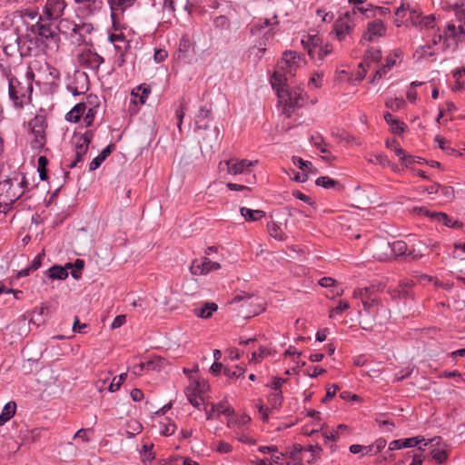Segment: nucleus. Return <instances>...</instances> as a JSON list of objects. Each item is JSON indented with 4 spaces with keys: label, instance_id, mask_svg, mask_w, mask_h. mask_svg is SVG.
<instances>
[{
    "label": "nucleus",
    "instance_id": "nucleus-25",
    "mask_svg": "<svg viewBox=\"0 0 465 465\" xmlns=\"http://www.w3.org/2000/svg\"><path fill=\"white\" fill-rule=\"evenodd\" d=\"M302 43L304 48H306L308 50L309 55H311L312 57H314L316 49L321 45L322 41H321V38L317 35H308L305 39H302Z\"/></svg>",
    "mask_w": 465,
    "mask_h": 465
},
{
    "label": "nucleus",
    "instance_id": "nucleus-49",
    "mask_svg": "<svg viewBox=\"0 0 465 465\" xmlns=\"http://www.w3.org/2000/svg\"><path fill=\"white\" fill-rule=\"evenodd\" d=\"M266 43L265 42H259L257 45H255L253 47L250 49L251 54H254V55L257 57L258 60H260L263 54L266 51Z\"/></svg>",
    "mask_w": 465,
    "mask_h": 465
},
{
    "label": "nucleus",
    "instance_id": "nucleus-9",
    "mask_svg": "<svg viewBox=\"0 0 465 465\" xmlns=\"http://www.w3.org/2000/svg\"><path fill=\"white\" fill-rule=\"evenodd\" d=\"M135 0H108L111 7L113 27L115 31L122 28L121 19L124 10L133 5Z\"/></svg>",
    "mask_w": 465,
    "mask_h": 465
},
{
    "label": "nucleus",
    "instance_id": "nucleus-50",
    "mask_svg": "<svg viewBox=\"0 0 465 465\" xmlns=\"http://www.w3.org/2000/svg\"><path fill=\"white\" fill-rule=\"evenodd\" d=\"M270 353L271 351L268 348L261 346L259 349V352L253 351L252 353L251 361L258 362Z\"/></svg>",
    "mask_w": 465,
    "mask_h": 465
},
{
    "label": "nucleus",
    "instance_id": "nucleus-36",
    "mask_svg": "<svg viewBox=\"0 0 465 465\" xmlns=\"http://www.w3.org/2000/svg\"><path fill=\"white\" fill-rule=\"evenodd\" d=\"M282 391H272L268 397V401L272 409H279L282 404Z\"/></svg>",
    "mask_w": 465,
    "mask_h": 465
},
{
    "label": "nucleus",
    "instance_id": "nucleus-5",
    "mask_svg": "<svg viewBox=\"0 0 465 465\" xmlns=\"http://www.w3.org/2000/svg\"><path fill=\"white\" fill-rule=\"evenodd\" d=\"M26 183L25 177L18 176L5 179L0 182V197L7 203H14L24 193V186Z\"/></svg>",
    "mask_w": 465,
    "mask_h": 465
},
{
    "label": "nucleus",
    "instance_id": "nucleus-35",
    "mask_svg": "<svg viewBox=\"0 0 465 465\" xmlns=\"http://www.w3.org/2000/svg\"><path fill=\"white\" fill-rule=\"evenodd\" d=\"M424 214L430 216L432 220L442 223L444 225L448 227H454V223L451 222V220L446 213H430L429 211H424Z\"/></svg>",
    "mask_w": 465,
    "mask_h": 465
},
{
    "label": "nucleus",
    "instance_id": "nucleus-53",
    "mask_svg": "<svg viewBox=\"0 0 465 465\" xmlns=\"http://www.w3.org/2000/svg\"><path fill=\"white\" fill-rule=\"evenodd\" d=\"M213 411H216L218 413L230 416L233 413V410L230 406L224 403H219L218 405H213Z\"/></svg>",
    "mask_w": 465,
    "mask_h": 465
},
{
    "label": "nucleus",
    "instance_id": "nucleus-29",
    "mask_svg": "<svg viewBox=\"0 0 465 465\" xmlns=\"http://www.w3.org/2000/svg\"><path fill=\"white\" fill-rule=\"evenodd\" d=\"M15 410L16 404L15 401H9L5 405L3 411L0 414V426L4 425L15 415Z\"/></svg>",
    "mask_w": 465,
    "mask_h": 465
},
{
    "label": "nucleus",
    "instance_id": "nucleus-17",
    "mask_svg": "<svg viewBox=\"0 0 465 465\" xmlns=\"http://www.w3.org/2000/svg\"><path fill=\"white\" fill-rule=\"evenodd\" d=\"M65 2L64 0H48L45 6V14L49 20L58 18L64 9Z\"/></svg>",
    "mask_w": 465,
    "mask_h": 465
},
{
    "label": "nucleus",
    "instance_id": "nucleus-62",
    "mask_svg": "<svg viewBox=\"0 0 465 465\" xmlns=\"http://www.w3.org/2000/svg\"><path fill=\"white\" fill-rule=\"evenodd\" d=\"M84 114V121L87 126H91L94 123L96 110L94 108H89Z\"/></svg>",
    "mask_w": 465,
    "mask_h": 465
},
{
    "label": "nucleus",
    "instance_id": "nucleus-2",
    "mask_svg": "<svg viewBox=\"0 0 465 465\" xmlns=\"http://www.w3.org/2000/svg\"><path fill=\"white\" fill-rule=\"evenodd\" d=\"M8 82V95L14 106L17 109L24 108L31 103L33 84L31 81L22 82L15 77L10 71H5Z\"/></svg>",
    "mask_w": 465,
    "mask_h": 465
},
{
    "label": "nucleus",
    "instance_id": "nucleus-46",
    "mask_svg": "<svg viewBox=\"0 0 465 465\" xmlns=\"http://www.w3.org/2000/svg\"><path fill=\"white\" fill-rule=\"evenodd\" d=\"M47 163H48V161L45 156H40L38 158V173H39L40 179L42 181H44L47 178V171H46Z\"/></svg>",
    "mask_w": 465,
    "mask_h": 465
},
{
    "label": "nucleus",
    "instance_id": "nucleus-43",
    "mask_svg": "<svg viewBox=\"0 0 465 465\" xmlns=\"http://www.w3.org/2000/svg\"><path fill=\"white\" fill-rule=\"evenodd\" d=\"M430 455L440 464L443 463L448 458L447 451L439 448H433L430 450Z\"/></svg>",
    "mask_w": 465,
    "mask_h": 465
},
{
    "label": "nucleus",
    "instance_id": "nucleus-54",
    "mask_svg": "<svg viewBox=\"0 0 465 465\" xmlns=\"http://www.w3.org/2000/svg\"><path fill=\"white\" fill-rule=\"evenodd\" d=\"M184 114H185V105H184V103L182 102L179 108L175 112V116L177 119V126L180 131L182 130V124H183Z\"/></svg>",
    "mask_w": 465,
    "mask_h": 465
},
{
    "label": "nucleus",
    "instance_id": "nucleus-55",
    "mask_svg": "<svg viewBox=\"0 0 465 465\" xmlns=\"http://www.w3.org/2000/svg\"><path fill=\"white\" fill-rule=\"evenodd\" d=\"M437 189L436 193L440 192L447 199H451L454 196V190L450 186H441L440 184L436 185Z\"/></svg>",
    "mask_w": 465,
    "mask_h": 465
},
{
    "label": "nucleus",
    "instance_id": "nucleus-57",
    "mask_svg": "<svg viewBox=\"0 0 465 465\" xmlns=\"http://www.w3.org/2000/svg\"><path fill=\"white\" fill-rule=\"evenodd\" d=\"M391 130L393 134H401L405 130V124L401 122L399 119H395V121L390 124Z\"/></svg>",
    "mask_w": 465,
    "mask_h": 465
},
{
    "label": "nucleus",
    "instance_id": "nucleus-8",
    "mask_svg": "<svg viewBox=\"0 0 465 465\" xmlns=\"http://www.w3.org/2000/svg\"><path fill=\"white\" fill-rule=\"evenodd\" d=\"M440 441V438H433L427 440L425 438L418 436L409 439L394 440L390 443L389 449L391 450H400L401 448H411L420 444H422L424 447L428 445H430V447H434L438 445Z\"/></svg>",
    "mask_w": 465,
    "mask_h": 465
},
{
    "label": "nucleus",
    "instance_id": "nucleus-19",
    "mask_svg": "<svg viewBox=\"0 0 465 465\" xmlns=\"http://www.w3.org/2000/svg\"><path fill=\"white\" fill-rule=\"evenodd\" d=\"M55 27L54 28L50 23H37V32L38 35L45 39H50L54 43H57L59 37L55 32Z\"/></svg>",
    "mask_w": 465,
    "mask_h": 465
},
{
    "label": "nucleus",
    "instance_id": "nucleus-4",
    "mask_svg": "<svg viewBox=\"0 0 465 465\" xmlns=\"http://www.w3.org/2000/svg\"><path fill=\"white\" fill-rule=\"evenodd\" d=\"M373 9H364L362 7H354L351 12H347L343 16L336 20L334 24V32L339 41L345 39L355 26V17L360 15H364L366 17L374 15Z\"/></svg>",
    "mask_w": 465,
    "mask_h": 465
},
{
    "label": "nucleus",
    "instance_id": "nucleus-13",
    "mask_svg": "<svg viewBox=\"0 0 465 465\" xmlns=\"http://www.w3.org/2000/svg\"><path fill=\"white\" fill-rule=\"evenodd\" d=\"M221 268L220 263L212 262L208 258L196 259L192 262L190 271L194 275L207 274L212 271H216Z\"/></svg>",
    "mask_w": 465,
    "mask_h": 465
},
{
    "label": "nucleus",
    "instance_id": "nucleus-37",
    "mask_svg": "<svg viewBox=\"0 0 465 465\" xmlns=\"http://www.w3.org/2000/svg\"><path fill=\"white\" fill-rule=\"evenodd\" d=\"M185 392L191 404L196 408H199L200 405L202 404L203 399L197 395L196 387L190 386L186 389Z\"/></svg>",
    "mask_w": 465,
    "mask_h": 465
},
{
    "label": "nucleus",
    "instance_id": "nucleus-16",
    "mask_svg": "<svg viewBox=\"0 0 465 465\" xmlns=\"http://www.w3.org/2000/svg\"><path fill=\"white\" fill-rule=\"evenodd\" d=\"M211 116L212 109L206 105L202 106L194 116L195 130H208L210 127Z\"/></svg>",
    "mask_w": 465,
    "mask_h": 465
},
{
    "label": "nucleus",
    "instance_id": "nucleus-51",
    "mask_svg": "<svg viewBox=\"0 0 465 465\" xmlns=\"http://www.w3.org/2000/svg\"><path fill=\"white\" fill-rule=\"evenodd\" d=\"M381 58V52L376 48H370L366 52V61L378 62Z\"/></svg>",
    "mask_w": 465,
    "mask_h": 465
},
{
    "label": "nucleus",
    "instance_id": "nucleus-33",
    "mask_svg": "<svg viewBox=\"0 0 465 465\" xmlns=\"http://www.w3.org/2000/svg\"><path fill=\"white\" fill-rule=\"evenodd\" d=\"M267 229L270 236L273 237L274 239L278 241H284L286 240V235L282 232V230L280 228V226L273 221L268 223Z\"/></svg>",
    "mask_w": 465,
    "mask_h": 465
},
{
    "label": "nucleus",
    "instance_id": "nucleus-30",
    "mask_svg": "<svg viewBox=\"0 0 465 465\" xmlns=\"http://www.w3.org/2000/svg\"><path fill=\"white\" fill-rule=\"evenodd\" d=\"M217 310V305L213 302H207L203 307L194 310L196 316L201 318H210L213 312Z\"/></svg>",
    "mask_w": 465,
    "mask_h": 465
},
{
    "label": "nucleus",
    "instance_id": "nucleus-15",
    "mask_svg": "<svg viewBox=\"0 0 465 465\" xmlns=\"http://www.w3.org/2000/svg\"><path fill=\"white\" fill-rule=\"evenodd\" d=\"M372 256L379 261H387L391 258V243L384 240L373 241L371 243Z\"/></svg>",
    "mask_w": 465,
    "mask_h": 465
},
{
    "label": "nucleus",
    "instance_id": "nucleus-26",
    "mask_svg": "<svg viewBox=\"0 0 465 465\" xmlns=\"http://www.w3.org/2000/svg\"><path fill=\"white\" fill-rule=\"evenodd\" d=\"M86 105L84 103H79L74 106V108L66 114V120L72 123H77L81 117L84 114Z\"/></svg>",
    "mask_w": 465,
    "mask_h": 465
},
{
    "label": "nucleus",
    "instance_id": "nucleus-56",
    "mask_svg": "<svg viewBox=\"0 0 465 465\" xmlns=\"http://www.w3.org/2000/svg\"><path fill=\"white\" fill-rule=\"evenodd\" d=\"M162 358H154L143 362V365H145V370H156L162 367Z\"/></svg>",
    "mask_w": 465,
    "mask_h": 465
},
{
    "label": "nucleus",
    "instance_id": "nucleus-14",
    "mask_svg": "<svg viewBox=\"0 0 465 465\" xmlns=\"http://www.w3.org/2000/svg\"><path fill=\"white\" fill-rule=\"evenodd\" d=\"M32 134L35 135L34 146L35 148L42 147L45 143V120L42 117H35L29 123Z\"/></svg>",
    "mask_w": 465,
    "mask_h": 465
},
{
    "label": "nucleus",
    "instance_id": "nucleus-10",
    "mask_svg": "<svg viewBox=\"0 0 465 465\" xmlns=\"http://www.w3.org/2000/svg\"><path fill=\"white\" fill-rule=\"evenodd\" d=\"M257 162H252L247 159L242 160H227L220 163V166L224 165L228 173L232 175L249 173H251V167L253 166Z\"/></svg>",
    "mask_w": 465,
    "mask_h": 465
},
{
    "label": "nucleus",
    "instance_id": "nucleus-38",
    "mask_svg": "<svg viewBox=\"0 0 465 465\" xmlns=\"http://www.w3.org/2000/svg\"><path fill=\"white\" fill-rule=\"evenodd\" d=\"M84 262L81 259H77L74 263H67L68 269H72V276L78 280L81 276L82 270L84 269Z\"/></svg>",
    "mask_w": 465,
    "mask_h": 465
},
{
    "label": "nucleus",
    "instance_id": "nucleus-18",
    "mask_svg": "<svg viewBox=\"0 0 465 465\" xmlns=\"http://www.w3.org/2000/svg\"><path fill=\"white\" fill-rule=\"evenodd\" d=\"M278 25V16L275 15L272 18H265L263 20H260L259 22L252 24L250 28V33L252 35H259L266 27H268V29L275 28Z\"/></svg>",
    "mask_w": 465,
    "mask_h": 465
},
{
    "label": "nucleus",
    "instance_id": "nucleus-64",
    "mask_svg": "<svg viewBox=\"0 0 465 465\" xmlns=\"http://www.w3.org/2000/svg\"><path fill=\"white\" fill-rule=\"evenodd\" d=\"M175 430H176L175 424L173 422H169L168 424H163L161 432L164 436H171L175 432Z\"/></svg>",
    "mask_w": 465,
    "mask_h": 465
},
{
    "label": "nucleus",
    "instance_id": "nucleus-22",
    "mask_svg": "<svg viewBox=\"0 0 465 465\" xmlns=\"http://www.w3.org/2000/svg\"><path fill=\"white\" fill-rule=\"evenodd\" d=\"M109 38L117 50L119 57L123 60L124 51L129 46L124 35L123 33L112 34Z\"/></svg>",
    "mask_w": 465,
    "mask_h": 465
},
{
    "label": "nucleus",
    "instance_id": "nucleus-59",
    "mask_svg": "<svg viewBox=\"0 0 465 465\" xmlns=\"http://www.w3.org/2000/svg\"><path fill=\"white\" fill-rule=\"evenodd\" d=\"M406 257L409 259V261H418L423 257V253L414 247L411 249L408 248Z\"/></svg>",
    "mask_w": 465,
    "mask_h": 465
},
{
    "label": "nucleus",
    "instance_id": "nucleus-23",
    "mask_svg": "<svg viewBox=\"0 0 465 465\" xmlns=\"http://www.w3.org/2000/svg\"><path fill=\"white\" fill-rule=\"evenodd\" d=\"M407 11L411 12L412 23L416 24V21H414V19L416 17L418 18L419 15L416 13L415 10H411L410 8L409 4H401V6L398 7L395 11L396 19L394 20V24L396 26H401V25L402 24V19L405 17Z\"/></svg>",
    "mask_w": 465,
    "mask_h": 465
},
{
    "label": "nucleus",
    "instance_id": "nucleus-32",
    "mask_svg": "<svg viewBox=\"0 0 465 465\" xmlns=\"http://www.w3.org/2000/svg\"><path fill=\"white\" fill-rule=\"evenodd\" d=\"M292 161L295 166L303 171L304 173L309 172L312 173H316L317 170L313 167L312 163L309 161H305L298 156H293Z\"/></svg>",
    "mask_w": 465,
    "mask_h": 465
},
{
    "label": "nucleus",
    "instance_id": "nucleus-45",
    "mask_svg": "<svg viewBox=\"0 0 465 465\" xmlns=\"http://www.w3.org/2000/svg\"><path fill=\"white\" fill-rule=\"evenodd\" d=\"M245 372V370L243 368L235 366L233 370H231L229 368H224L223 373L225 376H227L229 379H237L242 376Z\"/></svg>",
    "mask_w": 465,
    "mask_h": 465
},
{
    "label": "nucleus",
    "instance_id": "nucleus-21",
    "mask_svg": "<svg viewBox=\"0 0 465 465\" xmlns=\"http://www.w3.org/2000/svg\"><path fill=\"white\" fill-rule=\"evenodd\" d=\"M80 9L86 15H93L103 6V0H77Z\"/></svg>",
    "mask_w": 465,
    "mask_h": 465
},
{
    "label": "nucleus",
    "instance_id": "nucleus-40",
    "mask_svg": "<svg viewBox=\"0 0 465 465\" xmlns=\"http://www.w3.org/2000/svg\"><path fill=\"white\" fill-rule=\"evenodd\" d=\"M347 430H348V427L346 425L341 424V425L338 426L337 430H326L323 433V436L328 440L336 441L339 439L340 434Z\"/></svg>",
    "mask_w": 465,
    "mask_h": 465
},
{
    "label": "nucleus",
    "instance_id": "nucleus-42",
    "mask_svg": "<svg viewBox=\"0 0 465 465\" xmlns=\"http://www.w3.org/2000/svg\"><path fill=\"white\" fill-rule=\"evenodd\" d=\"M457 18L460 21H463V24L459 25L458 35H465V9H461L459 6H455L454 8Z\"/></svg>",
    "mask_w": 465,
    "mask_h": 465
},
{
    "label": "nucleus",
    "instance_id": "nucleus-28",
    "mask_svg": "<svg viewBox=\"0 0 465 465\" xmlns=\"http://www.w3.org/2000/svg\"><path fill=\"white\" fill-rule=\"evenodd\" d=\"M67 269V264L64 267L54 265L47 271V275L54 280H64L68 277Z\"/></svg>",
    "mask_w": 465,
    "mask_h": 465
},
{
    "label": "nucleus",
    "instance_id": "nucleus-24",
    "mask_svg": "<svg viewBox=\"0 0 465 465\" xmlns=\"http://www.w3.org/2000/svg\"><path fill=\"white\" fill-rule=\"evenodd\" d=\"M55 28L60 34L76 36L77 25L69 19H61Z\"/></svg>",
    "mask_w": 465,
    "mask_h": 465
},
{
    "label": "nucleus",
    "instance_id": "nucleus-48",
    "mask_svg": "<svg viewBox=\"0 0 465 465\" xmlns=\"http://www.w3.org/2000/svg\"><path fill=\"white\" fill-rule=\"evenodd\" d=\"M386 443L387 442L384 439L380 438L373 444L367 446L366 449H368V451H370V453H378L385 448Z\"/></svg>",
    "mask_w": 465,
    "mask_h": 465
},
{
    "label": "nucleus",
    "instance_id": "nucleus-41",
    "mask_svg": "<svg viewBox=\"0 0 465 465\" xmlns=\"http://www.w3.org/2000/svg\"><path fill=\"white\" fill-rule=\"evenodd\" d=\"M315 183L318 185V186H322V187H324L326 189H331V188H334L336 187L337 185H339L338 182L330 178L329 176H322V177H319L316 181H315Z\"/></svg>",
    "mask_w": 465,
    "mask_h": 465
},
{
    "label": "nucleus",
    "instance_id": "nucleus-47",
    "mask_svg": "<svg viewBox=\"0 0 465 465\" xmlns=\"http://www.w3.org/2000/svg\"><path fill=\"white\" fill-rule=\"evenodd\" d=\"M322 78H323L322 73H318V72L313 73L309 79L308 85L310 87L319 88L322 84Z\"/></svg>",
    "mask_w": 465,
    "mask_h": 465
},
{
    "label": "nucleus",
    "instance_id": "nucleus-27",
    "mask_svg": "<svg viewBox=\"0 0 465 465\" xmlns=\"http://www.w3.org/2000/svg\"><path fill=\"white\" fill-rule=\"evenodd\" d=\"M240 213L248 222H255L265 216V212L262 210H252L247 207H242Z\"/></svg>",
    "mask_w": 465,
    "mask_h": 465
},
{
    "label": "nucleus",
    "instance_id": "nucleus-34",
    "mask_svg": "<svg viewBox=\"0 0 465 465\" xmlns=\"http://www.w3.org/2000/svg\"><path fill=\"white\" fill-rule=\"evenodd\" d=\"M391 257L392 256H401L406 255L408 252V245L403 241H395L391 243Z\"/></svg>",
    "mask_w": 465,
    "mask_h": 465
},
{
    "label": "nucleus",
    "instance_id": "nucleus-52",
    "mask_svg": "<svg viewBox=\"0 0 465 465\" xmlns=\"http://www.w3.org/2000/svg\"><path fill=\"white\" fill-rule=\"evenodd\" d=\"M350 308V303L346 301H340L339 304L331 311L330 317L341 314L342 312Z\"/></svg>",
    "mask_w": 465,
    "mask_h": 465
},
{
    "label": "nucleus",
    "instance_id": "nucleus-6",
    "mask_svg": "<svg viewBox=\"0 0 465 465\" xmlns=\"http://www.w3.org/2000/svg\"><path fill=\"white\" fill-rule=\"evenodd\" d=\"M353 296L361 300L364 312L375 321L382 305L378 299L372 297L371 289H357L354 291Z\"/></svg>",
    "mask_w": 465,
    "mask_h": 465
},
{
    "label": "nucleus",
    "instance_id": "nucleus-3",
    "mask_svg": "<svg viewBox=\"0 0 465 465\" xmlns=\"http://www.w3.org/2000/svg\"><path fill=\"white\" fill-rule=\"evenodd\" d=\"M276 91L279 103L283 106V113L288 116L296 107L303 104L302 91L300 88H291L288 82L282 84L272 86Z\"/></svg>",
    "mask_w": 465,
    "mask_h": 465
},
{
    "label": "nucleus",
    "instance_id": "nucleus-58",
    "mask_svg": "<svg viewBox=\"0 0 465 465\" xmlns=\"http://www.w3.org/2000/svg\"><path fill=\"white\" fill-rule=\"evenodd\" d=\"M235 438L242 443L248 445L255 444V440L246 432L237 433Z\"/></svg>",
    "mask_w": 465,
    "mask_h": 465
},
{
    "label": "nucleus",
    "instance_id": "nucleus-61",
    "mask_svg": "<svg viewBox=\"0 0 465 465\" xmlns=\"http://www.w3.org/2000/svg\"><path fill=\"white\" fill-rule=\"evenodd\" d=\"M331 53V48L326 45L324 46L319 45L316 49L315 55L317 54L320 60H322L326 55Z\"/></svg>",
    "mask_w": 465,
    "mask_h": 465
},
{
    "label": "nucleus",
    "instance_id": "nucleus-63",
    "mask_svg": "<svg viewBox=\"0 0 465 465\" xmlns=\"http://www.w3.org/2000/svg\"><path fill=\"white\" fill-rule=\"evenodd\" d=\"M444 36L445 37H456L458 36V29L456 25L452 23H450L447 25L445 30H444Z\"/></svg>",
    "mask_w": 465,
    "mask_h": 465
},
{
    "label": "nucleus",
    "instance_id": "nucleus-11",
    "mask_svg": "<svg viewBox=\"0 0 465 465\" xmlns=\"http://www.w3.org/2000/svg\"><path fill=\"white\" fill-rule=\"evenodd\" d=\"M386 33V25L380 20H374L367 25V28L361 36V41L374 42Z\"/></svg>",
    "mask_w": 465,
    "mask_h": 465
},
{
    "label": "nucleus",
    "instance_id": "nucleus-44",
    "mask_svg": "<svg viewBox=\"0 0 465 465\" xmlns=\"http://www.w3.org/2000/svg\"><path fill=\"white\" fill-rule=\"evenodd\" d=\"M127 377V373L124 372V373H122L120 374L119 376H115L113 381H111L108 389L111 392H114L116 391L117 390H119V388L121 387V385L123 384V382L125 381Z\"/></svg>",
    "mask_w": 465,
    "mask_h": 465
},
{
    "label": "nucleus",
    "instance_id": "nucleus-60",
    "mask_svg": "<svg viewBox=\"0 0 465 465\" xmlns=\"http://www.w3.org/2000/svg\"><path fill=\"white\" fill-rule=\"evenodd\" d=\"M386 146L387 148L393 150L397 156L403 153V149L396 140L386 141Z\"/></svg>",
    "mask_w": 465,
    "mask_h": 465
},
{
    "label": "nucleus",
    "instance_id": "nucleus-20",
    "mask_svg": "<svg viewBox=\"0 0 465 465\" xmlns=\"http://www.w3.org/2000/svg\"><path fill=\"white\" fill-rule=\"evenodd\" d=\"M151 94V88L145 84H141L132 90L131 95L134 97V104H144L148 95Z\"/></svg>",
    "mask_w": 465,
    "mask_h": 465
},
{
    "label": "nucleus",
    "instance_id": "nucleus-7",
    "mask_svg": "<svg viewBox=\"0 0 465 465\" xmlns=\"http://www.w3.org/2000/svg\"><path fill=\"white\" fill-rule=\"evenodd\" d=\"M94 138L93 131H86L84 134L74 136V159L72 160L67 167L73 169L77 166L78 163L82 162L84 156L86 154L89 144Z\"/></svg>",
    "mask_w": 465,
    "mask_h": 465
},
{
    "label": "nucleus",
    "instance_id": "nucleus-1",
    "mask_svg": "<svg viewBox=\"0 0 465 465\" xmlns=\"http://www.w3.org/2000/svg\"><path fill=\"white\" fill-rule=\"evenodd\" d=\"M306 64L305 57L295 52L286 51L278 61L276 69L272 76V86L282 84L288 82L289 77H293L296 72Z\"/></svg>",
    "mask_w": 465,
    "mask_h": 465
},
{
    "label": "nucleus",
    "instance_id": "nucleus-12",
    "mask_svg": "<svg viewBox=\"0 0 465 465\" xmlns=\"http://www.w3.org/2000/svg\"><path fill=\"white\" fill-rule=\"evenodd\" d=\"M78 61L83 66L92 70H98L104 63V58L91 49H84L78 55Z\"/></svg>",
    "mask_w": 465,
    "mask_h": 465
},
{
    "label": "nucleus",
    "instance_id": "nucleus-31",
    "mask_svg": "<svg viewBox=\"0 0 465 465\" xmlns=\"http://www.w3.org/2000/svg\"><path fill=\"white\" fill-rule=\"evenodd\" d=\"M93 30L91 24L77 25L75 43L78 45L85 42V35L90 34Z\"/></svg>",
    "mask_w": 465,
    "mask_h": 465
},
{
    "label": "nucleus",
    "instance_id": "nucleus-39",
    "mask_svg": "<svg viewBox=\"0 0 465 465\" xmlns=\"http://www.w3.org/2000/svg\"><path fill=\"white\" fill-rule=\"evenodd\" d=\"M434 140L439 144V147L441 150L445 151L448 154H456V150L450 146V142L447 141L445 138H443L440 135H437L435 136Z\"/></svg>",
    "mask_w": 465,
    "mask_h": 465
}]
</instances>
